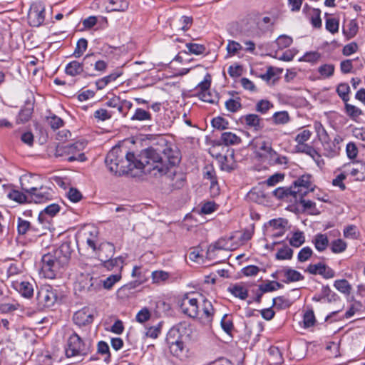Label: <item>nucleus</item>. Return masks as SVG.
Listing matches in <instances>:
<instances>
[{
    "instance_id": "1",
    "label": "nucleus",
    "mask_w": 365,
    "mask_h": 365,
    "mask_svg": "<svg viewBox=\"0 0 365 365\" xmlns=\"http://www.w3.org/2000/svg\"><path fill=\"white\" fill-rule=\"evenodd\" d=\"M180 161L179 150L173 148L166 140L160 138L155 145L143 150L136 157L135 163L137 169L156 176L166 174L170 167L177 165Z\"/></svg>"
},
{
    "instance_id": "2",
    "label": "nucleus",
    "mask_w": 365,
    "mask_h": 365,
    "mask_svg": "<svg viewBox=\"0 0 365 365\" xmlns=\"http://www.w3.org/2000/svg\"><path fill=\"white\" fill-rule=\"evenodd\" d=\"M73 250L71 242H63L59 247L43 255L41 260V274L47 279H54L68 264Z\"/></svg>"
},
{
    "instance_id": "3",
    "label": "nucleus",
    "mask_w": 365,
    "mask_h": 365,
    "mask_svg": "<svg viewBox=\"0 0 365 365\" xmlns=\"http://www.w3.org/2000/svg\"><path fill=\"white\" fill-rule=\"evenodd\" d=\"M135 160V154L126 148L115 146L107 154L105 163L110 172L121 175L137 169Z\"/></svg>"
},
{
    "instance_id": "4",
    "label": "nucleus",
    "mask_w": 365,
    "mask_h": 365,
    "mask_svg": "<svg viewBox=\"0 0 365 365\" xmlns=\"http://www.w3.org/2000/svg\"><path fill=\"white\" fill-rule=\"evenodd\" d=\"M200 299L202 302L200 319L203 321V323L210 324L212 321L214 308L212 303L207 299H204L201 295H199V298L190 294L185 295L180 302V309L185 314L191 318L197 317L200 313Z\"/></svg>"
},
{
    "instance_id": "5",
    "label": "nucleus",
    "mask_w": 365,
    "mask_h": 365,
    "mask_svg": "<svg viewBox=\"0 0 365 365\" xmlns=\"http://www.w3.org/2000/svg\"><path fill=\"white\" fill-rule=\"evenodd\" d=\"M91 352V342L83 340L73 332L67 339L65 354L67 358H83Z\"/></svg>"
},
{
    "instance_id": "6",
    "label": "nucleus",
    "mask_w": 365,
    "mask_h": 365,
    "mask_svg": "<svg viewBox=\"0 0 365 365\" xmlns=\"http://www.w3.org/2000/svg\"><path fill=\"white\" fill-rule=\"evenodd\" d=\"M84 143L76 142L66 145H58L55 150L56 157H66L67 160L84 162L87 160L85 154L81 151L84 148Z\"/></svg>"
},
{
    "instance_id": "7",
    "label": "nucleus",
    "mask_w": 365,
    "mask_h": 365,
    "mask_svg": "<svg viewBox=\"0 0 365 365\" xmlns=\"http://www.w3.org/2000/svg\"><path fill=\"white\" fill-rule=\"evenodd\" d=\"M101 289V280L93 277L89 274H81L75 283V290L79 292L94 295Z\"/></svg>"
},
{
    "instance_id": "8",
    "label": "nucleus",
    "mask_w": 365,
    "mask_h": 365,
    "mask_svg": "<svg viewBox=\"0 0 365 365\" xmlns=\"http://www.w3.org/2000/svg\"><path fill=\"white\" fill-rule=\"evenodd\" d=\"M94 57V53H90L87 54L83 58L82 63L77 61L70 62L66 66V73L73 77L82 73L83 72L87 73V71L89 69V66H93L94 60L92 58Z\"/></svg>"
},
{
    "instance_id": "9",
    "label": "nucleus",
    "mask_w": 365,
    "mask_h": 365,
    "mask_svg": "<svg viewBox=\"0 0 365 365\" xmlns=\"http://www.w3.org/2000/svg\"><path fill=\"white\" fill-rule=\"evenodd\" d=\"M98 257L101 261L103 262L104 267L108 269H113L114 267L121 269L123 267L124 263V258L123 257H117L113 259H108L109 256H106L103 257V251H108L110 255H113L114 247L110 243H104L100 245L98 248Z\"/></svg>"
},
{
    "instance_id": "10",
    "label": "nucleus",
    "mask_w": 365,
    "mask_h": 365,
    "mask_svg": "<svg viewBox=\"0 0 365 365\" xmlns=\"http://www.w3.org/2000/svg\"><path fill=\"white\" fill-rule=\"evenodd\" d=\"M314 185L311 181L310 175H303L296 180L291 185L293 197L297 200L298 197H304L309 192L313 191Z\"/></svg>"
},
{
    "instance_id": "11",
    "label": "nucleus",
    "mask_w": 365,
    "mask_h": 365,
    "mask_svg": "<svg viewBox=\"0 0 365 365\" xmlns=\"http://www.w3.org/2000/svg\"><path fill=\"white\" fill-rule=\"evenodd\" d=\"M36 299L39 307L42 308L51 307L57 300L56 290L51 286H43L38 292Z\"/></svg>"
},
{
    "instance_id": "12",
    "label": "nucleus",
    "mask_w": 365,
    "mask_h": 365,
    "mask_svg": "<svg viewBox=\"0 0 365 365\" xmlns=\"http://www.w3.org/2000/svg\"><path fill=\"white\" fill-rule=\"evenodd\" d=\"M45 19V6L41 2L31 4L28 13V20L31 26H39Z\"/></svg>"
},
{
    "instance_id": "13",
    "label": "nucleus",
    "mask_w": 365,
    "mask_h": 365,
    "mask_svg": "<svg viewBox=\"0 0 365 365\" xmlns=\"http://www.w3.org/2000/svg\"><path fill=\"white\" fill-rule=\"evenodd\" d=\"M96 312L94 309L85 307L75 312L73 319L78 326H86L93 322Z\"/></svg>"
},
{
    "instance_id": "14",
    "label": "nucleus",
    "mask_w": 365,
    "mask_h": 365,
    "mask_svg": "<svg viewBox=\"0 0 365 365\" xmlns=\"http://www.w3.org/2000/svg\"><path fill=\"white\" fill-rule=\"evenodd\" d=\"M21 189L28 195H31L35 192L36 189L41 185V178L37 175L26 174L20 178Z\"/></svg>"
},
{
    "instance_id": "15",
    "label": "nucleus",
    "mask_w": 365,
    "mask_h": 365,
    "mask_svg": "<svg viewBox=\"0 0 365 365\" xmlns=\"http://www.w3.org/2000/svg\"><path fill=\"white\" fill-rule=\"evenodd\" d=\"M178 333V330L173 329L169 332L168 341L170 344V353L182 360L187 357V349L184 345V343L180 340H176L175 341H170V338L172 335L175 336Z\"/></svg>"
},
{
    "instance_id": "16",
    "label": "nucleus",
    "mask_w": 365,
    "mask_h": 365,
    "mask_svg": "<svg viewBox=\"0 0 365 365\" xmlns=\"http://www.w3.org/2000/svg\"><path fill=\"white\" fill-rule=\"evenodd\" d=\"M53 194L52 189L41 185L35 192L29 195V200L35 203H43L51 200Z\"/></svg>"
},
{
    "instance_id": "17",
    "label": "nucleus",
    "mask_w": 365,
    "mask_h": 365,
    "mask_svg": "<svg viewBox=\"0 0 365 365\" xmlns=\"http://www.w3.org/2000/svg\"><path fill=\"white\" fill-rule=\"evenodd\" d=\"M241 123L248 128L259 131L263 128L262 119L257 114H247L240 118Z\"/></svg>"
},
{
    "instance_id": "18",
    "label": "nucleus",
    "mask_w": 365,
    "mask_h": 365,
    "mask_svg": "<svg viewBox=\"0 0 365 365\" xmlns=\"http://www.w3.org/2000/svg\"><path fill=\"white\" fill-rule=\"evenodd\" d=\"M105 5L106 10L108 12L112 11H125L129 6V3L127 0H103Z\"/></svg>"
},
{
    "instance_id": "19",
    "label": "nucleus",
    "mask_w": 365,
    "mask_h": 365,
    "mask_svg": "<svg viewBox=\"0 0 365 365\" xmlns=\"http://www.w3.org/2000/svg\"><path fill=\"white\" fill-rule=\"evenodd\" d=\"M269 225L271 229L272 236L273 237H278L284 234L287 221L282 218L274 219L269 222Z\"/></svg>"
},
{
    "instance_id": "20",
    "label": "nucleus",
    "mask_w": 365,
    "mask_h": 365,
    "mask_svg": "<svg viewBox=\"0 0 365 365\" xmlns=\"http://www.w3.org/2000/svg\"><path fill=\"white\" fill-rule=\"evenodd\" d=\"M13 287L18 291L24 297L30 298L34 294L33 284L27 281H22L21 282H16L14 283Z\"/></svg>"
},
{
    "instance_id": "21",
    "label": "nucleus",
    "mask_w": 365,
    "mask_h": 365,
    "mask_svg": "<svg viewBox=\"0 0 365 365\" xmlns=\"http://www.w3.org/2000/svg\"><path fill=\"white\" fill-rule=\"evenodd\" d=\"M222 143L226 146L238 145L241 143L242 139L235 133L232 132H224L220 137Z\"/></svg>"
},
{
    "instance_id": "22",
    "label": "nucleus",
    "mask_w": 365,
    "mask_h": 365,
    "mask_svg": "<svg viewBox=\"0 0 365 365\" xmlns=\"http://www.w3.org/2000/svg\"><path fill=\"white\" fill-rule=\"evenodd\" d=\"M312 242L314 245L316 250L319 252L324 251L329 246L328 237L324 234L316 235L312 240Z\"/></svg>"
},
{
    "instance_id": "23",
    "label": "nucleus",
    "mask_w": 365,
    "mask_h": 365,
    "mask_svg": "<svg viewBox=\"0 0 365 365\" xmlns=\"http://www.w3.org/2000/svg\"><path fill=\"white\" fill-rule=\"evenodd\" d=\"M248 197L252 201L259 204L263 203L267 197L266 194L262 187H254L248 193Z\"/></svg>"
},
{
    "instance_id": "24",
    "label": "nucleus",
    "mask_w": 365,
    "mask_h": 365,
    "mask_svg": "<svg viewBox=\"0 0 365 365\" xmlns=\"http://www.w3.org/2000/svg\"><path fill=\"white\" fill-rule=\"evenodd\" d=\"M358 24L355 19L350 20L348 24L343 28V34L345 36L350 39L354 37L358 32Z\"/></svg>"
},
{
    "instance_id": "25",
    "label": "nucleus",
    "mask_w": 365,
    "mask_h": 365,
    "mask_svg": "<svg viewBox=\"0 0 365 365\" xmlns=\"http://www.w3.org/2000/svg\"><path fill=\"white\" fill-rule=\"evenodd\" d=\"M7 197L10 200H12L20 204L30 201L29 195H26L24 193L16 190H13L11 192H9L7 195Z\"/></svg>"
},
{
    "instance_id": "26",
    "label": "nucleus",
    "mask_w": 365,
    "mask_h": 365,
    "mask_svg": "<svg viewBox=\"0 0 365 365\" xmlns=\"http://www.w3.org/2000/svg\"><path fill=\"white\" fill-rule=\"evenodd\" d=\"M284 275L286 277V280H284L286 283L298 282L303 279V276L300 272L291 268H286L284 270Z\"/></svg>"
},
{
    "instance_id": "27",
    "label": "nucleus",
    "mask_w": 365,
    "mask_h": 365,
    "mask_svg": "<svg viewBox=\"0 0 365 365\" xmlns=\"http://www.w3.org/2000/svg\"><path fill=\"white\" fill-rule=\"evenodd\" d=\"M60 210V206L58 204L53 203L48 205L43 211L41 212L38 215V220L43 222L44 220L45 215H48L50 217L54 216Z\"/></svg>"
},
{
    "instance_id": "28",
    "label": "nucleus",
    "mask_w": 365,
    "mask_h": 365,
    "mask_svg": "<svg viewBox=\"0 0 365 365\" xmlns=\"http://www.w3.org/2000/svg\"><path fill=\"white\" fill-rule=\"evenodd\" d=\"M334 287L340 292L349 295L351 291V286L346 279H338L334 282Z\"/></svg>"
},
{
    "instance_id": "29",
    "label": "nucleus",
    "mask_w": 365,
    "mask_h": 365,
    "mask_svg": "<svg viewBox=\"0 0 365 365\" xmlns=\"http://www.w3.org/2000/svg\"><path fill=\"white\" fill-rule=\"evenodd\" d=\"M98 230L96 227H91L90 230L88 231V232H86L85 235H88L86 237V243L87 245L93 250H96V241L98 237Z\"/></svg>"
},
{
    "instance_id": "30",
    "label": "nucleus",
    "mask_w": 365,
    "mask_h": 365,
    "mask_svg": "<svg viewBox=\"0 0 365 365\" xmlns=\"http://www.w3.org/2000/svg\"><path fill=\"white\" fill-rule=\"evenodd\" d=\"M151 277L154 284H162L168 279L170 274L163 270H156L152 272Z\"/></svg>"
},
{
    "instance_id": "31",
    "label": "nucleus",
    "mask_w": 365,
    "mask_h": 365,
    "mask_svg": "<svg viewBox=\"0 0 365 365\" xmlns=\"http://www.w3.org/2000/svg\"><path fill=\"white\" fill-rule=\"evenodd\" d=\"M113 113L112 111H109L106 108H99L97 109L94 113L93 117L97 121H105L109 120L113 116Z\"/></svg>"
},
{
    "instance_id": "32",
    "label": "nucleus",
    "mask_w": 365,
    "mask_h": 365,
    "mask_svg": "<svg viewBox=\"0 0 365 365\" xmlns=\"http://www.w3.org/2000/svg\"><path fill=\"white\" fill-rule=\"evenodd\" d=\"M33 113V108L31 107H25L22 108L16 118L17 123H24L29 120Z\"/></svg>"
},
{
    "instance_id": "33",
    "label": "nucleus",
    "mask_w": 365,
    "mask_h": 365,
    "mask_svg": "<svg viewBox=\"0 0 365 365\" xmlns=\"http://www.w3.org/2000/svg\"><path fill=\"white\" fill-rule=\"evenodd\" d=\"M130 119L132 120L138 121L150 120L151 119V115L148 111L143 108H137Z\"/></svg>"
},
{
    "instance_id": "34",
    "label": "nucleus",
    "mask_w": 365,
    "mask_h": 365,
    "mask_svg": "<svg viewBox=\"0 0 365 365\" xmlns=\"http://www.w3.org/2000/svg\"><path fill=\"white\" fill-rule=\"evenodd\" d=\"M349 92H350V87L348 83H341L336 88L337 94L345 103H346L349 99Z\"/></svg>"
},
{
    "instance_id": "35",
    "label": "nucleus",
    "mask_w": 365,
    "mask_h": 365,
    "mask_svg": "<svg viewBox=\"0 0 365 365\" xmlns=\"http://www.w3.org/2000/svg\"><path fill=\"white\" fill-rule=\"evenodd\" d=\"M311 135L312 133L309 130H304L297 134L295 137V141L298 143L296 148L299 150L301 147L304 146L305 145L304 143L310 138Z\"/></svg>"
},
{
    "instance_id": "36",
    "label": "nucleus",
    "mask_w": 365,
    "mask_h": 365,
    "mask_svg": "<svg viewBox=\"0 0 365 365\" xmlns=\"http://www.w3.org/2000/svg\"><path fill=\"white\" fill-rule=\"evenodd\" d=\"M293 255V250L288 246H284L280 248L276 253L275 257L278 260H284L292 259Z\"/></svg>"
},
{
    "instance_id": "37",
    "label": "nucleus",
    "mask_w": 365,
    "mask_h": 365,
    "mask_svg": "<svg viewBox=\"0 0 365 365\" xmlns=\"http://www.w3.org/2000/svg\"><path fill=\"white\" fill-rule=\"evenodd\" d=\"M304 242L305 237L301 231L294 232L292 237L289 239V244L294 247H300Z\"/></svg>"
},
{
    "instance_id": "38",
    "label": "nucleus",
    "mask_w": 365,
    "mask_h": 365,
    "mask_svg": "<svg viewBox=\"0 0 365 365\" xmlns=\"http://www.w3.org/2000/svg\"><path fill=\"white\" fill-rule=\"evenodd\" d=\"M231 293L241 299H245L247 297L248 292L247 289L239 284L234 285L232 288H230Z\"/></svg>"
},
{
    "instance_id": "39",
    "label": "nucleus",
    "mask_w": 365,
    "mask_h": 365,
    "mask_svg": "<svg viewBox=\"0 0 365 365\" xmlns=\"http://www.w3.org/2000/svg\"><path fill=\"white\" fill-rule=\"evenodd\" d=\"M120 279V274H111L105 280H101V287L103 286L106 289H110Z\"/></svg>"
},
{
    "instance_id": "40",
    "label": "nucleus",
    "mask_w": 365,
    "mask_h": 365,
    "mask_svg": "<svg viewBox=\"0 0 365 365\" xmlns=\"http://www.w3.org/2000/svg\"><path fill=\"white\" fill-rule=\"evenodd\" d=\"M292 42V38L287 35H280L275 41L278 48L281 50L289 47Z\"/></svg>"
},
{
    "instance_id": "41",
    "label": "nucleus",
    "mask_w": 365,
    "mask_h": 365,
    "mask_svg": "<svg viewBox=\"0 0 365 365\" xmlns=\"http://www.w3.org/2000/svg\"><path fill=\"white\" fill-rule=\"evenodd\" d=\"M88 46V41L85 38H81L78 41L76 47L73 52V56L76 58L81 57L83 53L86 51Z\"/></svg>"
},
{
    "instance_id": "42",
    "label": "nucleus",
    "mask_w": 365,
    "mask_h": 365,
    "mask_svg": "<svg viewBox=\"0 0 365 365\" xmlns=\"http://www.w3.org/2000/svg\"><path fill=\"white\" fill-rule=\"evenodd\" d=\"M225 107L227 110L235 113L242 108V104L240 98H230L225 102Z\"/></svg>"
},
{
    "instance_id": "43",
    "label": "nucleus",
    "mask_w": 365,
    "mask_h": 365,
    "mask_svg": "<svg viewBox=\"0 0 365 365\" xmlns=\"http://www.w3.org/2000/svg\"><path fill=\"white\" fill-rule=\"evenodd\" d=\"M232 240V237L220 238L215 243L214 248L215 250H232V247L230 245V241Z\"/></svg>"
},
{
    "instance_id": "44",
    "label": "nucleus",
    "mask_w": 365,
    "mask_h": 365,
    "mask_svg": "<svg viewBox=\"0 0 365 365\" xmlns=\"http://www.w3.org/2000/svg\"><path fill=\"white\" fill-rule=\"evenodd\" d=\"M273 107V104L267 100H260L256 105V111L265 114L267 111Z\"/></svg>"
},
{
    "instance_id": "45",
    "label": "nucleus",
    "mask_w": 365,
    "mask_h": 365,
    "mask_svg": "<svg viewBox=\"0 0 365 365\" xmlns=\"http://www.w3.org/2000/svg\"><path fill=\"white\" fill-rule=\"evenodd\" d=\"M273 120L276 124H286L289 121V116L287 111L276 112L273 115Z\"/></svg>"
},
{
    "instance_id": "46",
    "label": "nucleus",
    "mask_w": 365,
    "mask_h": 365,
    "mask_svg": "<svg viewBox=\"0 0 365 365\" xmlns=\"http://www.w3.org/2000/svg\"><path fill=\"white\" fill-rule=\"evenodd\" d=\"M282 287V285L280 283L275 281H272L266 284H260L259 288L260 291L265 293L277 290Z\"/></svg>"
},
{
    "instance_id": "47",
    "label": "nucleus",
    "mask_w": 365,
    "mask_h": 365,
    "mask_svg": "<svg viewBox=\"0 0 365 365\" xmlns=\"http://www.w3.org/2000/svg\"><path fill=\"white\" fill-rule=\"evenodd\" d=\"M346 243L342 240H335L331 243V250L334 253H341L346 249Z\"/></svg>"
},
{
    "instance_id": "48",
    "label": "nucleus",
    "mask_w": 365,
    "mask_h": 365,
    "mask_svg": "<svg viewBox=\"0 0 365 365\" xmlns=\"http://www.w3.org/2000/svg\"><path fill=\"white\" fill-rule=\"evenodd\" d=\"M318 71L323 78H329L333 76L334 66L332 64H324L319 67Z\"/></svg>"
},
{
    "instance_id": "49",
    "label": "nucleus",
    "mask_w": 365,
    "mask_h": 365,
    "mask_svg": "<svg viewBox=\"0 0 365 365\" xmlns=\"http://www.w3.org/2000/svg\"><path fill=\"white\" fill-rule=\"evenodd\" d=\"M299 198L300 204L303 206L305 210H309L310 213L312 215H316L319 213V211L316 208V204L309 200H305L304 197H298Z\"/></svg>"
},
{
    "instance_id": "50",
    "label": "nucleus",
    "mask_w": 365,
    "mask_h": 365,
    "mask_svg": "<svg viewBox=\"0 0 365 365\" xmlns=\"http://www.w3.org/2000/svg\"><path fill=\"white\" fill-rule=\"evenodd\" d=\"M204 172V178L210 180L211 188H215L217 185V179L215 176V170L211 167H205Z\"/></svg>"
},
{
    "instance_id": "51",
    "label": "nucleus",
    "mask_w": 365,
    "mask_h": 365,
    "mask_svg": "<svg viewBox=\"0 0 365 365\" xmlns=\"http://www.w3.org/2000/svg\"><path fill=\"white\" fill-rule=\"evenodd\" d=\"M212 125L218 130H225L228 128L229 123L222 117H216L212 120Z\"/></svg>"
},
{
    "instance_id": "52",
    "label": "nucleus",
    "mask_w": 365,
    "mask_h": 365,
    "mask_svg": "<svg viewBox=\"0 0 365 365\" xmlns=\"http://www.w3.org/2000/svg\"><path fill=\"white\" fill-rule=\"evenodd\" d=\"M307 271L312 274H322L325 271V264L324 263H317L314 264H309Z\"/></svg>"
},
{
    "instance_id": "53",
    "label": "nucleus",
    "mask_w": 365,
    "mask_h": 365,
    "mask_svg": "<svg viewBox=\"0 0 365 365\" xmlns=\"http://www.w3.org/2000/svg\"><path fill=\"white\" fill-rule=\"evenodd\" d=\"M47 122L53 130L58 129L63 125V120L56 115L47 117Z\"/></svg>"
},
{
    "instance_id": "54",
    "label": "nucleus",
    "mask_w": 365,
    "mask_h": 365,
    "mask_svg": "<svg viewBox=\"0 0 365 365\" xmlns=\"http://www.w3.org/2000/svg\"><path fill=\"white\" fill-rule=\"evenodd\" d=\"M345 110L347 115L351 118H357L362 113L360 108L356 107L355 106L349 104L347 102L345 103Z\"/></svg>"
},
{
    "instance_id": "55",
    "label": "nucleus",
    "mask_w": 365,
    "mask_h": 365,
    "mask_svg": "<svg viewBox=\"0 0 365 365\" xmlns=\"http://www.w3.org/2000/svg\"><path fill=\"white\" fill-rule=\"evenodd\" d=\"M188 52L195 55H200L204 53L205 47L202 44L189 43H186Z\"/></svg>"
},
{
    "instance_id": "56",
    "label": "nucleus",
    "mask_w": 365,
    "mask_h": 365,
    "mask_svg": "<svg viewBox=\"0 0 365 365\" xmlns=\"http://www.w3.org/2000/svg\"><path fill=\"white\" fill-rule=\"evenodd\" d=\"M312 253V250L309 247H304L299 252L297 259L301 262H306L310 258Z\"/></svg>"
},
{
    "instance_id": "57",
    "label": "nucleus",
    "mask_w": 365,
    "mask_h": 365,
    "mask_svg": "<svg viewBox=\"0 0 365 365\" xmlns=\"http://www.w3.org/2000/svg\"><path fill=\"white\" fill-rule=\"evenodd\" d=\"M97 349L98 354L102 355H107L105 361L108 362L110 357L108 344L103 341H101L98 343Z\"/></svg>"
},
{
    "instance_id": "58",
    "label": "nucleus",
    "mask_w": 365,
    "mask_h": 365,
    "mask_svg": "<svg viewBox=\"0 0 365 365\" xmlns=\"http://www.w3.org/2000/svg\"><path fill=\"white\" fill-rule=\"evenodd\" d=\"M326 29L331 34H335L339 30V21L335 18H329L326 21Z\"/></svg>"
},
{
    "instance_id": "59",
    "label": "nucleus",
    "mask_w": 365,
    "mask_h": 365,
    "mask_svg": "<svg viewBox=\"0 0 365 365\" xmlns=\"http://www.w3.org/2000/svg\"><path fill=\"white\" fill-rule=\"evenodd\" d=\"M273 195L278 198L287 197L289 195L293 196L291 186L288 188L278 187L273 191Z\"/></svg>"
},
{
    "instance_id": "60",
    "label": "nucleus",
    "mask_w": 365,
    "mask_h": 365,
    "mask_svg": "<svg viewBox=\"0 0 365 365\" xmlns=\"http://www.w3.org/2000/svg\"><path fill=\"white\" fill-rule=\"evenodd\" d=\"M68 198L73 202H78L82 198L81 192L74 187H71L67 192Z\"/></svg>"
},
{
    "instance_id": "61",
    "label": "nucleus",
    "mask_w": 365,
    "mask_h": 365,
    "mask_svg": "<svg viewBox=\"0 0 365 365\" xmlns=\"http://www.w3.org/2000/svg\"><path fill=\"white\" fill-rule=\"evenodd\" d=\"M242 48L241 44L235 41H229L227 45V51L230 56L235 55Z\"/></svg>"
},
{
    "instance_id": "62",
    "label": "nucleus",
    "mask_w": 365,
    "mask_h": 365,
    "mask_svg": "<svg viewBox=\"0 0 365 365\" xmlns=\"http://www.w3.org/2000/svg\"><path fill=\"white\" fill-rule=\"evenodd\" d=\"M346 153L347 157L351 159H355L358 155V148L354 143L350 142L346 146Z\"/></svg>"
},
{
    "instance_id": "63",
    "label": "nucleus",
    "mask_w": 365,
    "mask_h": 365,
    "mask_svg": "<svg viewBox=\"0 0 365 365\" xmlns=\"http://www.w3.org/2000/svg\"><path fill=\"white\" fill-rule=\"evenodd\" d=\"M31 224L29 221L18 218L17 230L19 235H24L29 230Z\"/></svg>"
},
{
    "instance_id": "64",
    "label": "nucleus",
    "mask_w": 365,
    "mask_h": 365,
    "mask_svg": "<svg viewBox=\"0 0 365 365\" xmlns=\"http://www.w3.org/2000/svg\"><path fill=\"white\" fill-rule=\"evenodd\" d=\"M258 149L259 151L260 156L262 158L266 156L269 152H271L273 150L271 143L267 141H262L259 145Z\"/></svg>"
}]
</instances>
